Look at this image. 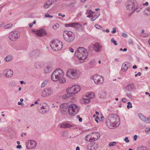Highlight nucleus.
Returning a JSON list of instances; mask_svg holds the SVG:
<instances>
[{
    "label": "nucleus",
    "instance_id": "obj_54",
    "mask_svg": "<svg viewBox=\"0 0 150 150\" xmlns=\"http://www.w3.org/2000/svg\"><path fill=\"white\" fill-rule=\"evenodd\" d=\"M146 122H147V123H150V117H147V118H146Z\"/></svg>",
    "mask_w": 150,
    "mask_h": 150
},
{
    "label": "nucleus",
    "instance_id": "obj_40",
    "mask_svg": "<svg viewBox=\"0 0 150 150\" xmlns=\"http://www.w3.org/2000/svg\"><path fill=\"white\" fill-rule=\"evenodd\" d=\"M12 26V24L11 23L8 24L4 26V28L5 29L10 28Z\"/></svg>",
    "mask_w": 150,
    "mask_h": 150
},
{
    "label": "nucleus",
    "instance_id": "obj_51",
    "mask_svg": "<svg viewBox=\"0 0 150 150\" xmlns=\"http://www.w3.org/2000/svg\"><path fill=\"white\" fill-rule=\"evenodd\" d=\"M90 135H87L85 138V140L88 142H89Z\"/></svg>",
    "mask_w": 150,
    "mask_h": 150
},
{
    "label": "nucleus",
    "instance_id": "obj_57",
    "mask_svg": "<svg viewBox=\"0 0 150 150\" xmlns=\"http://www.w3.org/2000/svg\"><path fill=\"white\" fill-rule=\"evenodd\" d=\"M116 31V28H113V30L111 31V33L112 34L115 33Z\"/></svg>",
    "mask_w": 150,
    "mask_h": 150
},
{
    "label": "nucleus",
    "instance_id": "obj_1",
    "mask_svg": "<svg viewBox=\"0 0 150 150\" xmlns=\"http://www.w3.org/2000/svg\"><path fill=\"white\" fill-rule=\"evenodd\" d=\"M118 118V117L116 114L110 115L106 120V124L107 126L110 129H113L118 126L119 123V121H117Z\"/></svg>",
    "mask_w": 150,
    "mask_h": 150
},
{
    "label": "nucleus",
    "instance_id": "obj_33",
    "mask_svg": "<svg viewBox=\"0 0 150 150\" xmlns=\"http://www.w3.org/2000/svg\"><path fill=\"white\" fill-rule=\"evenodd\" d=\"M41 95L43 97H47L49 96V94L44 90L43 91H42Z\"/></svg>",
    "mask_w": 150,
    "mask_h": 150
},
{
    "label": "nucleus",
    "instance_id": "obj_11",
    "mask_svg": "<svg viewBox=\"0 0 150 150\" xmlns=\"http://www.w3.org/2000/svg\"><path fill=\"white\" fill-rule=\"evenodd\" d=\"M37 144L36 142L32 140H29L26 143L27 148L28 149H35L36 147Z\"/></svg>",
    "mask_w": 150,
    "mask_h": 150
},
{
    "label": "nucleus",
    "instance_id": "obj_32",
    "mask_svg": "<svg viewBox=\"0 0 150 150\" xmlns=\"http://www.w3.org/2000/svg\"><path fill=\"white\" fill-rule=\"evenodd\" d=\"M44 90H45V91L49 94V96L51 95L52 92V91L51 88H47L44 89Z\"/></svg>",
    "mask_w": 150,
    "mask_h": 150
},
{
    "label": "nucleus",
    "instance_id": "obj_56",
    "mask_svg": "<svg viewBox=\"0 0 150 150\" xmlns=\"http://www.w3.org/2000/svg\"><path fill=\"white\" fill-rule=\"evenodd\" d=\"M124 140L125 142L127 143H128L129 142V140L128 139V138L127 137H126L125 138Z\"/></svg>",
    "mask_w": 150,
    "mask_h": 150
},
{
    "label": "nucleus",
    "instance_id": "obj_15",
    "mask_svg": "<svg viewBox=\"0 0 150 150\" xmlns=\"http://www.w3.org/2000/svg\"><path fill=\"white\" fill-rule=\"evenodd\" d=\"M92 134L95 135L94 137H92L90 136V140L89 141L90 142H93L97 140L100 137V134L97 132H93L91 133Z\"/></svg>",
    "mask_w": 150,
    "mask_h": 150
},
{
    "label": "nucleus",
    "instance_id": "obj_12",
    "mask_svg": "<svg viewBox=\"0 0 150 150\" xmlns=\"http://www.w3.org/2000/svg\"><path fill=\"white\" fill-rule=\"evenodd\" d=\"M92 79L96 84H102L104 81L103 78L100 76L95 75L92 77Z\"/></svg>",
    "mask_w": 150,
    "mask_h": 150
},
{
    "label": "nucleus",
    "instance_id": "obj_2",
    "mask_svg": "<svg viewBox=\"0 0 150 150\" xmlns=\"http://www.w3.org/2000/svg\"><path fill=\"white\" fill-rule=\"evenodd\" d=\"M75 55L80 60L83 61L86 59L88 56V53L87 50L83 47H79L75 52Z\"/></svg>",
    "mask_w": 150,
    "mask_h": 150
},
{
    "label": "nucleus",
    "instance_id": "obj_4",
    "mask_svg": "<svg viewBox=\"0 0 150 150\" xmlns=\"http://www.w3.org/2000/svg\"><path fill=\"white\" fill-rule=\"evenodd\" d=\"M126 9L127 10H131L133 13L138 9V4L135 0H129L125 4Z\"/></svg>",
    "mask_w": 150,
    "mask_h": 150
},
{
    "label": "nucleus",
    "instance_id": "obj_53",
    "mask_svg": "<svg viewBox=\"0 0 150 150\" xmlns=\"http://www.w3.org/2000/svg\"><path fill=\"white\" fill-rule=\"evenodd\" d=\"M68 96V95H67V94H66V95H64L62 96V98L64 99H65L69 97H70L67 96Z\"/></svg>",
    "mask_w": 150,
    "mask_h": 150
},
{
    "label": "nucleus",
    "instance_id": "obj_64",
    "mask_svg": "<svg viewBox=\"0 0 150 150\" xmlns=\"http://www.w3.org/2000/svg\"><path fill=\"white\" fill-rule=\"evenodd\" d=\"M22 147L21 146V145H18L17 146H16V148L17 149H21Z\"/></svg>",
    "mask_w": 150,
    "mask_h": 150
},
{
    "label": "nucleus",
    "instance_id": "obj_46",
    "mask_svg": "<svg viewBox=\"0 0 150 150\" xmlns=\"http://www.w3.org/2000/svg\"><path fill=\"white\" fill-rule=\"evenodd\" d=\"M48 82L47 81H44L41 84V87H44L46 85L47 83Z\"/></svg>",
    "mask_w": 150,
    "mask_h": 150
},
{
    "label": "nucleus",
    "instance_id": "obj_52",
    "mask_svg": "<svg viewBox=\"0 0 150 150\" xmlns=\"http://www.w3.org/2000/svg\"><path fill=\"white\" fill-rule=\"evenodd\" d=\"M45 17L46 18H52L53 17V16L52 15H50L48 14H46L45 15Z\"/></svg>",
    "mask_w": 150,
    "mask_h": 150
},
{
    "label": "nucleus",
    "instance_id": "obj_19",
    "mask_svg": "<svg viewBox=\"0 0 150 150\" xmlns=\"http://www.w3.org/2000/svg\"><path fill=\"white\" fill-rule=\"evenodd\" d=\"M44 65V62H37L34 64V67L35 68L39 69L42 67Z\"/></svg>",
    "mask_w": 150,
    "mask_h": 150
},
{
    "label": "nucleus",
    "instance_id": "obj_24",
    "mask_svg": "<svg viewBox=\"0 0 150 150\" xmlns=\"http://www.w3.org/2000/svg\"><path fill=\"white\" fill-rule=\"evenodd\" d=\"M50 3V1L49 0L45 1L44 4V8L46 9L49 8L51 6Z\"/></svg>",
    "mask_w": 150,
    "mask_h": 150
},
{
    "label": "nucleus",
    "instance_id": "obj_45",
    "mask_svg": "<svg viewBox=\"0 0 150 150\" xmlns=\"http://www.w3.org/2000/svg\"><path fill=\"white\" fill-rule=\"evenodd\" d=\"M95 27L96 28H97V29H100L101 30H103V27L98 24L96 25H95Z\"/></svg>",
    "mask_w": 150,
    "mask_h": 150
},
{
    "label": "nucleus",
    "instance_id": "obj_29",
    "mask_svg": "<svg viewBox=\"0 0 150 150\" xmlns=\"http://www.w3.org/2000/svg\"><path fill=\"white\" fill-rule=\"evenodd\" d=\"M98 95L99 98H103L106 96V93L105 92L102 91L100 92Z\"/></svg>",
    "mask_w": 150,
    "mask_h": 150
},
{
    "label": "nucleus",
    "instance_id": "obj_44",
    "mask_svg": "<svg viewBox=\"0 0 150 150\" xmlns=\"http://www.w3.org/2000/svg\"><path fill=\"white\" fill-rule=\"evenodd\" d=\"M127 108L128 109H129L130 108H132V103L130 102H129L127 103Z\"/></svg>",
    "mask_w": 150,
    "mask_h": 150
},
{
    "label": "nucleus",
    "instance_id": "obj_5",
    "mask_svg": "<svg viewBox=\"0 0 150 150\" xmlns=\"http://www.w3.org/2000/svg\"><path fill=\"white\" fill-rule=\"evenodd\" d=\"M64 74V73L62 69H57L52 74L51 76V79L54 81H56L62 76H63Z\"/></svg>",
    "mask_w": 150,
    "mask_h": 150
},
{
    "label": "nucleus",
    "instance_id": "obj_17",
    "mask_svg": "<svg viewBox=\"0 0 150 150\" xmlns=\"http://www.w3.org/2000/svg\"><path fill=\"white\" fill-rule=\"evenodd\" d=\"M40 54V51L38 50H35L30 52L29 54V55L31 57L36 58L38 57Z\"/></svg>",
    "mask_w": 150,
    "mask_h": 150
},
{
    "label": "nucleus",
    "instance_id": "obj_31",
    "mask_svg": "<svg viewBox=\"0 0 150 150\" xmlns=\"http://www.w3.org/2000/svg\"><path fill=\"white\" fill-rule=\"evenodd\" d=\"M52 70V67L50 66H47L44 69V71L46 73H48Z\"/></svg>",
    "mask_w": 150,
    "mask_h": 150
},
{
    "label": "nucleus",
    "instance_id": "obj_22",
    "mask_svg": "<svg viewBox=\"0 0 150 150\" xmlns=\"http://www.w3.org/2000/svg\"><path fill=\"white\" fill-rule=\"evenodd\" d=\"M94 49L96 52H98L100 51V50L102 48V46L100 43L96 42L94 45Z\"/></svg>",
    "mask_w": 150,
    "mask_h": 150
},
{
    "label": "nucleus",
    "instance_id": "obj_35",
    "mask_svg": "<svg viewBox=\"0 0 150 150\" xmlns=\"http://www.w3.org/2000/svg\"><path fill=\"white\" fill-rule=\"evenodd\" d=\"M13 59V57L11 55H8L5 58L6 61L8 62L11 61Z\"/></svg>",
    "mask_w": 150,
    "mask_h": 150
},
{
    "label": "nucleus",
    "instance_id": "obj_28",
    "mask_svg": "<svg viewBox=\"0 0 150 150\" xmlns=\"http://www.w3.org/2000/svg\"><path fill=\"white\" fill-rule=\"evenodd\" d=\"M138 116L141 120L145 122H146V117L143 114L139 113L138 114Z\"/></svg>",
    "mask_w": 150,
    "mask_h": 150
},
{
    "label": "nucleus",
    "instance_id": "obj_10",
    "mask_svg": "<svg viewBox=\"0 0 150 150\" xmlns=\"http://www.w3.org/2000/svg\"><path fill=\"white\" fill-rule=\"evenodd\" d=\"M65 26L66 27H71L76 28L77 30H80V28H82L81 31H83L84 30V28L82 27V25L76 22L71 23L68 24H65Z\"/></svg>",
    "mask_w": 150,
    "mask_h": 150
},
{
    "label": "nucleus",
    "instance_id": "obj_6",
    "mask_svg": "<svg viewBox=\"0 0 150 150\" xmlns=\"http://www.w3.org/2000/svg\"><path fill=\"white\" fill-rule=\"evenodd\" d=\"M64 39L67 42H72L75 38L74 34L72 32L70 31H64L63 34Z\"/></svg>",
    "mask_w": 150,
    "mask_h": 150
},
{
    "label": "nucleus",
    "instance_id": "obj_16",
    "mask_svg": "<svg viewBox=\"0 0 150 150\" xmlns=\"http://www.w3.org/2000/svg\"><path fill=\"white\" fill-rule=\"evenodd\" d=\"M68 107L67 104H63L61 105L60 109L62 114L65 115L67 113Z\"/></svg>",
    "mask_w": 150,
    "mask_h": 150
},
{
    "label": "nucleus",
    "instance_id": "obj_48",
    "mask_svg": "<svg viewBox=\"0 0 150 150\" xmlns=\"http://www.w3.org/2000/svg\"><path fill=\"white\" fill-rule=\"evenodd\" d=\"M111 41L112 42L113 44L115 45H117V44L116 42V41H115L114 38H112L111 39Z\"/></svg>",
    "mask_w": 150,
    "mask_h": 150
},
{
    "label": "nucleus",
    "instance_id": "obj_47",
    "mask_svg": "<svg viewBox=\"0 0 150 150\" xmlns=\"http://www.w3.org/2000/svg\"><path fill=\"white\" fill-rule=\"evenodd\" d=\"M90 98H84L83 99L84 100V102L86 104L89 103L90 101Z\"/></svg>",
    "mask_w": 150,
    "mask_h": 150
},
{
    "label": "nucleus",
    "instance_id": "obj_42",
    "mask_svg": "<svg viewBox=\"0 0 150 150\" xmlns=\"http://www.w3.org/2000/svg\"><path fill=\"white\" fill-rule=\"evenodd\" d=\"M9 85L10 86L14 87L16 86V83L14 81H11L9 83Z\"/></svg>",
    "mask_w": 150,
    "mask_h": 150
},
{
    "label": "nucleus",
    "instance_id": "obj_9",
    "mask_svg": "<svg viewBox=\"0 0 150 150\" xmlns=\"http://www.w3.org/2000/svg\"><path fill=\"white\" fill-rule=\"evenodd\" d=\"M20 35V33L19 31L15 30L9 33L8 38L11 40L15 41L19 38Z\"/></svg>",
    "mask_w": 150,
    "mask_h": 150
},
{
    "label": "nucleus",
    "instance_id": "obj_37",
    "mask_svg": "<svg viewBox=\"0 0 150 150\" xmlns=\"http://www.w3.org/2000/svg\"><path fill=\"white\" fill-rule=\"evenodd\" d=\"M38 111L42 114H44L47 112L46 108H43L42 110H38Z\"/></svg>",
    "mask_w": 150,
    "mask_h": 150
},
{
    "label": "nucleus",
    "instance_id": "obj_7",
    "mask_svg": "<svg viewBox=\"0 0 150 150\" xmlns=\"http://www.w3.org/2000/svg\"><path fill=\"white\" fill-rule=\"evenodd\" d=\"M79 110V108L75 104H72L68 107L69 114L71 116H75Z\"/></svg>",
    "mask_w": 150,
    "mask_h": 150
},
{
    "label": "nucleus",
    "instance_id": "obj_49",
    "mask_svg": "<svg viewBox=\"0 0 150 150\" xmlns=\"http://www.w3.org/2000/svg\"><path fill=\"white\" fill-rule=\"evenodd\" d=\"M138 150H146V149L145 147L141 146L139 147Z\"/></svg>",
    "mask_w": 150,
    "mask_h": 150
},
{
    "label": "nucleus",
    "instance_id": "obj_26",
    "mask_svg": "<svg viewBox=\"0 0 150 150\" xmlns=\"http://www.w3.org/2000/svg\"><path fill=\"white\" fill-rule=\"evenodd\" d=\"M45 105V104H44L43 103H39L37 107V109L38 110V111L40 110H42L43 108H46L44 105Z\"/></svg>",
    "mask_w": 150,
    "mask_h": 150
},
{
    "label": "nucleus",
    "instance_id": "obj_3",
    "mask_svg": "<svg viewBox=\"0 0 150 150\" xmlns=\"http://www.w3.org/2000/svg\"><path fill=\"white\" fill-rule=\"evenodd\" d=\"M81 74L80 71L75 69H68L66 73V75L70 79H75L79 78Z\"/></svg>",
    "mask_w": 150,
    "mask_h": 150
},
{
    "label": "nucleus",
    "instance_id": "obj_21",
    "mask_svg": "<svg viewBox=\"0 0 150 150\" xmlns=\"http://www.w3.org/2000/svg\"><path fill=\"white\" fill-rule=\"evenodd\" d=\"M135 88V86L133 84H128L125 87V91H131Z\"/></svg>",
    "mask_w": 150,
    "mask_h": 150
},
{
    "label": "nucleus",
    "instance_id": "obj_41",
    "mask_svg": "<svg viewBox=\"0 0 150 150\" xmlns=\"http://www.w3.org/2000/svg\"><path fill=\"white\" fill-rule=\"evenodd\" d=\"M59 24L58 23H56L53 25L52 28L54 30H56L59 27Z\"/></svg>",
    "mask_w": 150,
    "mask_h": 150
},
{
    "label": "nucleus",
    "instance_id": "obj_14",
    "mask_svg": "<svg viewBox=\"0 0 150 150\" xmlns=\"http://www.w3.org/2000/svg\"><path fill=\"white\" fill-rule=\"evenodd\" d=\"M13 74V71L11 69H5L3 72V76L7 78L11 77Z\"/></svg>",
    "mask_w": 150,
    "mask_h": 150
},
{
    "label": "nucleus",
    "instance_id": "obj_38",
    "mask_svg": "<svg viewBox=\"0 0 150 150\" xmlns=\"http://www.w3.org/2000/svg\"><path fill=\"white\" fill-rule=\"evenodd\" d=\"M144 12L147 15L150 14V7L145 9Z\"/></svg>",
    "mask_w": 150,
    "mask_h": 150
},
{
    "label": "nucleus",
    "instance_id": "obj_27",
    "mask_svg": "<svg viewBox=\"0 0 150 150\" xmlns=\"http://www.w3.org/2000/svg\"><path fill=\"white\" fill-rule=\"evenodd\" d=\"M86 98H94L95 95L93 93L90 92L88 93V95H86Z\"/></svg>",
    "mask_w": 150,
    "mask_h": 150
},
{
    "label": "nucleus",
    "instance_id": "obj_55",
    "mask_svg": "<svg viewBox=\"0 0 150 150\" xmlns=\"http://www.w3.org/2000/svg\"><path fill=\"white\" fill-rule=\"evenodd\" d=\"M95 63V62L94 59H92L90 62V63L91 65L94 64Z\"/></svg>",
    "mask_w": 150,
    "mask_h": 150
},
{
    "label": "nucleus",
    "instance_id": "obj_62",
    "mask_svg": "<svg viewBox=\"0 0 150 150\" xmlns=\"http://www.w3.org/2000/svg\"><path fill=\"white\" fill-rule=\"evenodd\" d=\"M150 130V128H146L145 129V131L146 132H149Z\"/></svg>",
    "mask_w": 150,
    "mask_h": 150
},
{
    "label": "nucleus",
    "instance_id": "obj_8",
    "mask_svg": "<svg viewBox=\"0 0 150 150\" xmlns=\"http://www.w3.org/2000/svg\"><path fill=\"white\" fill-rule=\"evenodd\" d=\"M50 46L53 50L58 51L60 50L62 48L63 44L62 42L57 40H55L52 42Z\"/></svg>",
    "mask_w": 150,
    "mask_h": 150
},
{
    "label": "nucleus",
    "instance_id": "obj_59",
    "mask_svg": "<svg viewBox=\"0 0 150 150\" xmlns=\"http://www.w3.org/2000/svg\"><path fill=\"white\" fill-rule=\"evenodd\" d=\"M58 16H61L62 17L64 18L65 16V15L64 14L62 15V14L61 13H59L58 14Z\"/></svg>",
    "mask_w": 150,
    "mask_h": 150
},
{
    "label": "nucleus",
    "instance_id": "obj_30",
    "mask_svg": "<svg viewBox=\"0 0 150 150\" xmlns=\"http://www.w3.org/2000/svg\"><path fill=\"white\" fill-rule=\"evenodd\" d=\"M100 15V12H97L96 13L93 17H92L91 19L92 21H95Z\"/></svg>",
    "mask_w": 150,
    "mask_h": 150
},
{
    "label": "nucleus",
    "instance_id": "obj_36",
    "mask_svg": "<svg viewBox=\"0 0 150 150\" xmlns=\"http://www.w3.org/2000/svg\"><path fill=\"white\" fill-rule=\"evenodd\" d=\"M95 143H93L90 144V147L93 149V150H96L98 148L97 145L95 144Z\"/></svg>",
    "mask_w": 150,
    "mask_h": 150
},
{
    "label": "nucleus",
    "instance_id": "obj_18",
    "mask_svg": "<svg viewBox=\"0 0 150 150\" xmlns=\"http://www.w3.org/2000/svg\"><path fill=\"white\" fill-rule=\"evenodd\" d=\"M131 66V64L130 63L128 62H125L122 64L121 69L123 71H125Z\"/></svg>",
    "mask_w": 150,
    "mask_h": 150
},
{
    "label": "nucleus",
    "instance_id": "obj_58",
    "mask_svg": "<svg viewBox=\"0 0 150 150\" xmlns=\"http://www.w3.org/2000/svg\"><path fill=\"white\" fill-rule=\"evenodd\" d=\"M122 36L123 37L126 38L127 36V35L125 33H122Z\"/></svg>",
    "mask_w": 150,
    "mask_h": 150
},
{
    "label": "nucleus",
    "instance_id": "obj_50",
    "mask_svg": "<svg viewBox=\"0 0 150 150\" xmlns=\"http://www.w3.org/2000/svg\"><path fill=\"white\" fill-rule=\"evenodd\" d=\"M50 1V2H51L50 4L51 5H52L53 4H55L57 2V1L56 0H49Z\"/></svg>",
    "mask_w": 150,
    "mask_h": 150
},
{
    "label": "nucleus",
    "instance_id": "obj_61",
    "mask_svg": "<svg viewBox=\"0 0 150 150\" xmlns=\"http://www.w3.org/2000/svg\"><path fill=\"white\" fill-rule=\"evenodd\" d=\"M69 50L72 52H73L74 51V50L72 48L69 47Z\"/></svg>",
    "mask_w": 150,
    "mask_h": 150
},
{
    "label": "nucleus",
    "instance_id": "obj_60",
    "mask_svg": "<svg viewBox=\"0 0 150 150\" xmlns=\"http://www.w3.org/2000/svg\"><path fill=\"white\" fill-rule=\"evenodd\" d=\"M88 12L89 14L91 15H92L93 11L90 10H88Z\"/></svg>",
    "mask_w": 150,
    "mask_h": 150
},
{
    "label": "nucleus",
    "instance_id": "obj_39",
    "mask_svg": "<svg viewBox=\"0 0 150 150\" xmlns=\"http://www.w3.org/2000/svg\"><path fill=\"white\" fill-rule=\"evenodd\" d=\"M126 91V95L129 98H132V95L131 93V91Z\"/></svg>",
    "mask_w": 150,
    "mask_h": 150
},
{
    "label": "nucleus",
    "instance_id": "obj_25",
    "mask_svg": "<svg viewBox=\"0 0 150 150\" xmlns=\"http://www.w3.org/2000/svg\"><path fill=\"white\" fill-rule=\"evenodd\" d=\"M73 126L69 123H64L60 125V127L63 128H68L72 127Z\"/></svg>",
    "mask_w": 150,
    "mask_h": 150
},
{
    "label": "nucleus",
    "instance_id": "obj_23",
    "mask_svg": "<svg viewBox=\"0 0 150 150\" xmlns=\"http://www.w3.org/2000/svg\"><path fill=\"white\" fill-rule=\"evenodd\" d=\"M74 90V94H76L78 93L81 89L80 86L78 85H74L72 86Z\"/></svg>",
    "mask_w": 150,
    "mask_h": 150
},
{
    "label": "nucleus",
    "instance_id": "obj_20",
    "mask_svg": "<svg viewBox=\"0 0 150 150\" xmlns=\"http://www.w3.org/2000/svg\"><path fill=\"white\" fill-rule=\"evenodd\" d=\"M72 86L71 87L67 89V96L68 97H70L73 95H75L74 94V90Z\"/></svg>",
    "mask_w": 150,
    "mask_h": 150
},
{
    "label": "nucleus",
    "instance_id": "obj_13",
    "mask_svg": "<svg viewBox=\"0 0 150 150\" xmlns=\"http://www.w3.org/2000/svg\"><path fill=\"white\" fill-rule=\"evenodd\" d=\"M32 31L38 36L42 37L46 34V31L44 29L37 30H33Z\"/></svg>",
    "mask_w": 150,
    "mask_h": 150
},
{
    "label": "nucleus",
    "instance_id": "obj_43",
    "mask_svg": "<svg viewBox=\"0 0 150 150\" xmlns=\"http://www.w3.org/2000/svg\"><path fill=\"white\" fill-rule=\"evenodd\" d=\"M117 144V143L116 142H112L110 143L109 144V146H115Z\"/></svg>",
    "mask_w": 150,
    "mask_h": 150
},
{
    "label": "nucleus",
    "instance_id": "obj_63",
    "mask_svg": "<svg viewBox=\"0 0 150 150\" xmlns=\"http://www.w3.org/2000/svg\"><path fill=\"white\" fill-rule=\"evenodd\" d=\"M122 101L124 103H125L126 102V99L125 98H123L122 99Z\"/></svg>",
    "mask_w": 150,
    "mask_h": 150
},
{
    "label": "nucleus",
    "instance_id": "obj_34",
    "mask_svg": "<svg viewBox=\"0 0 150 150\" xmlns=\"http://www.w3.org/2000/svg\"><path fill=\"white\" fill-rule=\"evenodd\" d=\"M63 76H62V77L61 78L58 80V81H59V82L62 84L64 83L66 81V79L65 78H63Z\"/></svg>",
    "mask_w": 150,
    "mask_h": 150
}]
</instances>
